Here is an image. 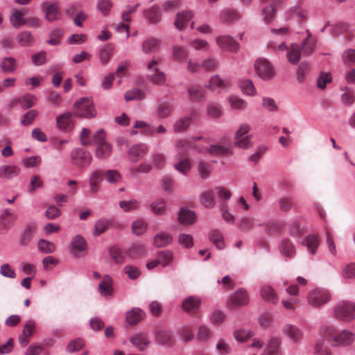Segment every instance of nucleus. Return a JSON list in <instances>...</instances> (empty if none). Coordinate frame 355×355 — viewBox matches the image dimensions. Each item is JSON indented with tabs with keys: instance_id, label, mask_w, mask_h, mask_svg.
Masks as SVG:
<instances>
[{
	"instance_id": "473e14b6",
	"label": "nucleus",
	"mask_w": 355,
	"mask_h": 355,
	"mask_svg": "<svg viewBox=\"0 0 355 355\" xmlns=\"http://www.w3.org/2000/svg\"><path fill=\"white\" fill-rule=\"evenodd\" d=\"M192 122L191 116H183L178 119L173 125V130L175 132H183L186 131Z\"/></svg>"
},
{
	"instance_id": "ddd939ff",
	"label": "nucleus",
	"mask_w": 355,
	"mask_h": 355,
	"mask_svg": "<svg viewBox=\"0 0 355 355\" xmlns=\"http://www.w3.org/2000/svg\"><path fill=\"white\" fill-rule=\"evenodd\" d=\"M147 150V147L144 144L134 145L128 150V158L132 162H137L145 156Z\"/></svg>"
},
{
	"instance_id": "72a5a7b5",
	"label": "nucleus",
	"mask_w": 355,
	"mask_h": 355,
	"mask_svg": "<svg viewBox=\"0 0 355 355\" xmlns=\"http://www.w3.org/2000/svg\"><path fill=\"white\" fill-rule=\"evenodd\" d=\"M173 112V105L166 101L159 103L157 109V116L160 119L167 118Z\"/></svg>"
},
{
	"instance_id": "6ab92c4d",
	"label": "nucleus",
	"mask_w": 355,
	"mask_h": 355,
	"mask_svg": "<svg viewBox=\"0 0 355 355\" xmlns=\"http://www.w3.org/2000/svg\"><path fill=\"white\" fill-rule=\"evenodd\" d=\"M20 173V168L15 165H3L0 166V179L14 178Z\"/></svg>"
},
{
	"instance_id": "5fc2aeb1",
	"label": "nucleus",
	"mask_w": 355,
	"mask_h": 355,
	"mask_svg": "<svg viewBox=\"0 0 355 355\" xmlns=\"http://www.w3.org/2000/svg\"><path fill=\"white\" fill-rule=\"evenodd\" d=\"M152 169V166L148 163H141L137 167H130L129 168V174L131 177H135L138 173H149Z\"/></svg>"
},
{
	"instance_id": "49530a36",
	"label": "nucleus",
	"mask_w": 355,
	"mask_h": 355,
	"mask_svg": "<svg viewBox=\"0 0 355 355\" xmlns=\"http://www.w3.org/2000/svg\"><path fill=\"white\" fill-rule=\"evenodd\" d=\"M157 257L159 263L161 264L163 267H166L172 262L173 254L171 251L161 250L158 252Z\"/></svg>"
},
{
	"instance_id": "20e7f679",
	"label": "nucleus",
	"mask_w": 355,
	"mask_h": 355,
	"mask_svg": "<svg viewBox=\"0 0 355 355\" xmlns=\"http://www.w3.org/2000/svg\"><path fill=\"white\" fill-rule=\"evenodd\" d=\"M105 133L103 130H99L93 136L94 144L97 145L96 156L100 159H104L112 153V146L105 139Z\"/></svg>"
},
{
	"instance_id": "09e8293b",
	"label": "nucleus",
	"mask_w": 355,
	"mask_h": 355,
	"mask_svg": "<svg viewBox=\"0 0 355 355\" xmlns=\"http://www.w3.org/2000/svg\"><path fill=\"white\" fill-rule=\"evenodd\" d=\"M155 340L162 345H170L173 341V335L168 331H159L156 334Z\"/></svg>"
},
{
	"instance_id": "7c9ffc66",
	"label": "nucleus",
	"mask_w": 355,
	"mask_h": 355,
	"mask_svg": "<svg viewBox=\"0 0 355 355\" xmlns=\"http://www.w3.org/2000/svg\"><path fill=\"white\" fill-rule=\"evenodd\" d=\"M301 50L297 44H292L287 52V59L289 62L296 64L299 62L301 57Z\"/></svg>"
},
{
	"instance_id": "c03bdc74",
	"label": "nucleus",
	"mask_w": 355,
	"mask_h": 355,
	"mask_svg": "<svg viewBox=\"0 0 355 355\" xmlns=\"http://www.w3.org/2000/svg\"><path fill=\"white\" fill-rule=\"evenodd\" d=\"M86 241L80 235L76 236L71 241V246L74 250V255L78 257L77 252H82L86 250Z\"/></svg>"
},
{
	"instance_id": "f3484780",
	"label": "nucleus",
	"mask_w": 355,
	"mask_h": 355,
	"mask_svg": "<svg viewBox=\"0 0 355 355\" xmlns=\"http://www.w3.org/2000/svg\"><path fill=\"white\" fill-rule=\"evenodd\" d=\"M42 8L46 12V19L48 21H54L59 19L60 12L56 3L44 2Z\"/></svg>"
},
{
	"instance_id": "6e6552de",
	"label": "nucleus",
	"mask_w": 355,
	"mask_h": 355,
	"mask_svg": "<svg viewBox=\"0 0 355 355\" xmlns=\"http://www.w3.org/2000/svg\"><path fill=\"white\" fill-rule=\"evenodd\" d=\"M257 75L263 80H270L275 76V69L272 64L265 58H259L254 63Z\"/></svg>"
},
{
	"instance_id": "f257e3e1",
	"label": "nucleus",
	"mask_w": 355,
	"mask_h": 355,
	"mask_svg": "<svg viewBox=\"0 0 355 355\" xmlns=\"http://www.w3.org/2000/svg\"><path fill=\"white\" fill-rule=\"evenodd\" d=\"M199 140L208 143L207 139L202 137H193L189 140L180 139L175 141V146L177 154L175 155L176 162L174 163L173 167L183 175H187L191 168L187 153L189 149L193 148L194 142H197Z\"/></svg>"
},
{
	"instance_id": "c756f323",
	"label": "nucleus",
	"mask_w": 355,
	"mask_h": 355,
	"mask_svg": "<svg viewBox=\"0 0 355 355\" xmlns=\"http://www.w3.org/2000/svg\"><path fill=\"white\" fill-rule=\"evenodd\" d=\"M229 85L230 82L228 80H223L218 75H214L210 78L207 87L211 90H214L216 88H225Z\"/></svg>"
},
{
	"instance_id": "423d86ee",
	"label": "nucleus",
	"mask_w": 355,
	"mask_h": 355,
	"mask_svg": "<svg viewBox=\"0 0 355 355\" xmlns=\"http://www.w3.org/2000/svg\"><path fill=\"white\" fill-rule=\"evenodd\" d=\"M306 299L311 306L318 307L329 302L331 295L328 290H310Z\"/></svg>"
},
{
	"instance_id": "603ef678",
	"label": "nucleus",
	"mask_w": 355,
	"mask_h": 355,
	"mask_svg": "<svg viewBox=\"0 0 355 355\" xmlns=\"http://www.w3.org/2000/svg\"><path fill=\"white\" fill-rule=\"evenodd\" d=\"M260 295L263 300L271 304H276L279 301V295L275 290H261Z\"/></svg>"
},
{
	"instance_id": "aec40b11",
	"label": "nucleus",
	"mask_w": 355,
	"mask_h": 355,
	"mask_svg": "<svg viewBox=\"0 0 355 355\" xmlns=\"http://www.w3.org/2000/svg\"><path fill=\"white\" fill-rule=\"evenodd\" d=\"M56 122L58 128L62 131H69L73 128L71 114L70 112L58 116Z\"/></svg>"
},
{
	"instance_id": "393cba45",
	"label": "nucleus",
	"mask_w": 355,
	"mask_h": 355,
	"mask_svg": "<svg viewBox=\"0 0 355 355\" xmlns=\"http://www.w3.org/2000/svg\"><path fill=\"white\" fill-rule=\"evenodd\" d=\"M209 239L218 250H223L225 248L223 235L218 230H211L209 233Z\"/></svg>"
},
{
	"instance_id": "a211bd4d",
	"label": "nucleus",
	"mask_w": 355,
	"mask_h": 355,
	"mask_svg": "<svg viewBox=\"0 0 355 355\" xmlns=\"http://www.w3.org/2000/svg\"><path fill=\"white\" fill-rule=\"evenodd\" d=\"M189 100L193 102H200L205 98V91L199 85H191L187 88Z\"/></svg>"
},
{
	"instance_id": "9b49d317",
	"label": "nucleus",
	"mask_w": 355,
	"mask_h": 355,
	"mask_svg": "<svg viewBox=\"0 0 355 355\" xmlns=\"http://www.w3.org/2000/svg\"><path fill=\"white\" fill-rule=\"evenodd\" d=\"M216 42L222 49L236 52L239 49V44L228 35H221L216 38Z\"/></svg>"
},
{
	"instance_id": "864d4df0",
	"label": "nucleus",
	"mask_w": 355,
	"mask_h": 355,
	"mask_svg": "<svg viewBox=\"0 0 355 355\" xmlns=\"http://www.w3.org/2000/svg\"><path fill=\"white\" fill-rule=\"evenodd\" d=\"M145 93L139 89H132L125 92V100L130 101L132 100H142L145 98Z\"/></svg>"
},
{
	"instance_id": "9d476101",
	"label": "nucleus",
	"mask_w": 355,
	"mask_h": 355,
	"mask_svg": "<svg viewBox=\"0 0 355 355\" xmlns=\"http://www.w3.org/2000/svg\"><path fill=\"white\" fill-rule=\"evenodd\" d=\"M73 164L78 167L85 168L89 165L92 161L91 154L81 148H76L71 153Z\"/></svg>"
},
{
	"instance_id": "052dcab7",
	"label": "nucleus",
	"mask_w": 355,
	"mask_h": 355,
	"mask_svg": "<svg viewBox=\"0 0 355 355\" xmlns=\"http://www.w3.org/2000/svg\"><path fill=\"white\" fill-rule=\"evenodd\" d=\"M146 248L141 243H134L128 250V254L132 257H137L144 255Z\"/></svg>"
},
{
	"instance_id": "c9c22d12",
	"label": "nucleus",
	"mask_w": 355,
	"mask_h": 355,
	"mask_svg": "<svg viewBox=\"0 0 355 355\" xmlns=\"http://www.w3.org/2000/svg\"><path fill=\"white\" fill-rule=\"evenodd\" d=\"M103 180V173L101 171H94L90 178H89V188L90 191L92 193H95L98 191L99 189V183Z\"/></svg>"
},
{
	"instance_id": "6e6d98bb",
	"label": "nucleus",
	"mask_w": 355,
	"mask_h": 355,
	"mask_svg": "<svg viewBox=\"0 0 355 355\" xmlns=\"http://www.w3.org/2000/svg\"><path fill=\"white\" fill-rule=\"evenodd\" d=\"M220 19L224 23L234 21L239 18V15L235 10H225L220 13Z\"/></svg>"
},
{
	"instance_id": "69168bd1",
	"label": "nucleus",
	"mask_w": 355,
	"mask_h": 355,
	"mask_svg": "<svg viewBox=\"0 0 355 355\" xmlns=\"http://www.w3.org/2000/svg\"><path fill=\"white\" fill-rule=\"evenodd\" d=\"M85 345L84 341L81 338H76L71 340L67 345V350L69 353H73L80 350Z\"/></svg>"
},
{
	"instance_id": "2eb2a0df",
	"label": "nucleus",
	"mask_w": 355,
	"mask_h": 355,
	"mask_svg": "<svg viewBox=\"0 0 355 355\" xmlns=\"http://www.w3.org/2000/svg\"><path fill=\"white\" fill-rule=\"evenodd\" d=\"M146 316L145 312L140 308L135 307L126 312L125 320L130 325H135Z\"/></svg>"
},
{
	"instance_id": "7ed1b4c3",
	"label": "nucleus",
	"mask_w": 355,
	"mask_h": 355,
	"mask_svg": "<svg viewBox=\"0 0 355 355\" xmlns=\"http://www.w3.org/2000/svg\"><path fill=\"white\" fill-rule=\"evenodd\" d=\"M74 114L80 117L92 118L96 112L93 101L88 97L82 98L74 104Z\"/></svg>"
},
{
	"instance_id": "f704fd0d",
	"label": "nucleus",
	"mask_w": 355,
	"mask_h": 355,
	"mask_svg": "<svg viewBox=\"0 0 355 355\" xmlns=\"http://www.w3.org/2000/svg\"><path fill=\"white\" fill-rule=\"evenodd\" d=\"M1 226L3 227V231H7L14 223L17 219V216L11 212L9 209L4 210L1 214Z\"/></svg>"
},
{
	"instance_id": "37998d69",
	"label": "nucleus",
	"mask_w": 355,
	"mask_h": 355,
	"mask_svg": "<svg viewBox=\"0 0 355 355\" xmlns=\"http://www.w3.org/2000/svg\"><path fill=\"white\" fill-rule=\"evenodd\" d=\"M119 207L125 212L137 210L140 207V202L137 199L121 200L119 202Z\"/></svg>"
},
{
	"instance_id": "a878e982",
	"label": "nucleus",
	"mask_w": 355,
	"mask_h": 355,
	"mask_svg": "<svg viewBox=\"0 0 355 355\" xmlns=\"http://www.w3.org/2000/svg\"><path fill=\"white\" fill-rule=\"evenodd\" d=\"M160 41L155 37H149L142 43V51L145 53H153L159 49Z\"/></svg>"
},
{
	"instance_id": "bb28decb",
	"label": "nucleus",
	"mask_w": 355,
	"mask_h": 355,
	"mask_svg": "<svg viewBox=\"0 0 355 355\" xmlns=\"http://www.w3.org/2000/svg\"><path fill=\"white\" fill-rule=\"evenodd\" d=\"M36 230L35 224H28L26 227L24 231L19 239V244L22 246L28 245L33 239V234Z\"/></svg>"
},
{
	"instance_id": "5701e85b",
	"label": "nucleus",
	"mask_w": 355,
	"mask_h": 355,
	"mask_svg": "<svg viewBox=\"0 0 355 355\" xmlns=\"http://www.w3.org/2000/svg\"><path fill=\"white\" fill-rule=\"evenodd\" d=\"M264 355H282L279 338H272L268 341L264 349Z\"/></svg>"
},
{
	"instance_id": "f03ea898",
	"label": "nucleus",
	"mask_w": 355,
	"mask_h": 355,
	"mask_svg": "<svg viewBox=\"0 0 355 355\" xmlns=\"http://www.w3.org/2000/svg\"><path fill=\"white\" fill-rule=\"evenodd\" d=\"M334 314L340 321L349 322L355 320V303L349 300H341L334 307Z\"/></svg>"
},
{
	"instance_id": "0eeeda50",
	"label": "nucleus",
	"mask_w": 355,
	"mask_h": 355,
	"mask_svg": "<svg viewBox=\"0 0 355 355\" xmlns=\"http://www.w3.org/2000/svg\"><path fill=\"white\" fill-rule=\"evenodd\" d=\"M194 142L193 149L198 153H207L212 156H225L232 155V151L230 147L225 146L219 144H211L208 147L199 146Z\"/></svg>"
},
{
	"instance_id": "de8ad7c7",
	"label": "nucleus",
	"mask_w": 355,
	"mask_h": 355,
	"mask_svg": "<svg viewBox=\"0 0 355 355\" xmlns=\"http://www.w3.org/2000/svg\"><path fill=\"white\" fill-rule=\"evenodd\" d=\"M210 322L214 325L221 324L226 319V314L224 311L220 309L214 310L209 315Z\"/></svg>"
},
{
	"instance_id": "bf43d9fd",
	"label": "nucleus",
	"mask_w": 355,
	"mask_h": 355,
	"mask_svg": "<svg viewBox=\"0 0 355 355\" xmlns=\"http://www.w3.org/2000/svg\"><path fill=\"white\" fill-rule=\"evenodd\" d=\"M111 223L105 219H100L96 222L94 234L97 236L105 232L110 226Z\"/></svg>"
},
{
	"instance_id": "13d9d810",
	"label": "nucleus",
	"mask_w": 355,
	"mask_h": 355,
	"mask_svg": "<svg viewBox=\"0 0 355 355\" xmlns=\"http://www.w3.org/2000/svg\"><path fill=\"white\" fill-rule=\"evenodd\" d=\"M179 334L184 343H188L194 338V334L189 326H182L179 330Z\"/></svg>"
},
{
	"instance_id": "79ce46f5",
	"label": "nucleus",
	"mask_w": 355,
	"mask_h": 355,
	"mask_svg": "<svg viewBox=\"0 0 355 355\" xmlns=\"http://www.w3.org/2000/svg\"><path fill=\"white\" fill-rule=\"evenodd\" d=\"M144 15L152 24H156L161 19V11L159 7L153 6L148 10L144 11Z\"/></svg>"
},
{
	"instance_id": "39448f33",
	"label": "nucleus",
	"mask_w": 355,
	"mask_h": 355,
	"mask_svg": "<svg viewBox=\"0 0 355 355\" xmlns=\"http://www.w3.org/2000/svg\"><path fill=\"white\" fill-rule=\"evenodd\" d=\"M161 61V58L153 57L147 64V69L151 72L148 76L154 84L159 85H163L166 80L165 74L159 69Z\"/></svg>"
},
{
	"instance_id": "4be33fe9",
	"label": "nucleus",
	"mask_w": 355,
	"mask_h": 355,
	"mask_svg": "<svg viewBox=\"0 0 355 355\" xmlns=\"http://www.w3.org/2000/svg\"><path fill=\"white\" fill-rule=\"evenodd\" d=\"M26 9L21 10L17 9L13 10L12 13L10 15V20L15 28H18L26 24L27 20L24 18V16L26 15Z\"/></svg>"
},
{
	"instance_id": "cd10ccee",
	"label": "nucleus",
	"mask_w": 355,
	"mask_h": 355,
	"mask_svg": "<svg viewBox=\"0 0 355 355\" xmlns=\"http://www.w3.org/2000/svg\"><path fill=\"white\" fill-rule=\"evenodd\" d=\"M178 220L182 225H191L196 220L195 214L191 210L181 209L178 214Z\"/></svg>"
},
{
	"instance_id": "412c9836",
	"label": "nucleus",
	"mask_w": 355,
	"mask_h": 355,
	"mask_svg": "<svg viewBox=\"0 0 355 355\" xmlns=\"http://www.w3.org/2000/svg\"><path fill=\"white\" fill-rule=\"evenodd\" d=\"M283 333L293 342L299 341L302 337V331L295 325L286 324L283 327Z\"/></svg>"
},
{
	"instance_id": "c85d7f7f",
	"label": "nucleus",
	"mask_w": 355,
	"mask_h": 355,
	"mask_svg": "<svg viewBox=\"0 0 355 355\" xmlns=\"http://www.w3.org/2000/svg\"><path fill=\"white\" fill-rule=\"evenodd\" d=\"M200 201L205 207L213 208L215 205L214 191L210 189L204 191L200 196Z\"/></svg>"
},
{
	"instance_id": "e2e57ef3",
	"label": "nucleus",
	"mask_w": 355,
	"mask_h": 355,
	"mask_svg": "<svg viewBox=\"0 0 355 355\" xmlns=\"http://www.w3.org/2000/svg\"><path fill=\"white\" fill-rule=\"evenodd\" d=\"M234 146L241 148H250L252 146V136L247 135L245 137L235 139Z\"/></svg>"
},
{
	"instance_id": "a19ab883",
	"label": "nucleus",
	"mask_w": 355,
	"mask_h": 355,
	"mask_svg": "<svg viewBox=\"0 0 355 355\" xmlns=\"http://www.w3.org/2000/svg\"><path fill=\"white\" fill-rule=\"evenodd\" d=\"M201 304L200 298L194 296H191L186 298L182 302V309L186 311H191L198 308Z\"/></svg>"
},
{
	"instance_id": "4d7b16f0",
	"label": "nucleus",
	"mask_w": 355,
	"mask_h": 355,
	"mask_svg": "<svg viewBox=\"0 0 355 355\" xmlns=\"http://www.w3.org/2000/svg\"><path fill=\"white\" fill-rule=\"evenodd\" d=\"M37 246L39 250L44 254L52 253L55 250V246L53 243L44 239H40L38 241Z\"/></svg>"
},
{
	"instance_id": "4468645a",
	"label": "nucleus",
	"mask_w": 355,
	"mask_h": 355,
	"mask_svg": "<svg viewBox=\"0 0 355 355\" xmlns=\"http://www.w3.org/2000/svg\"><path fill=\"white\" fill-rule=\"evenodd\" d=\"M282 304L287 309H293V304L298 302L299 290H284L281 293Z\"/></svg>"
},
{
	"instance_id": "ea45409f",
	"label": "nucleus",
	"mask_w": 355,
	"mask_h": 355,
	"mask_svg": "<svg viewBox=\"0 0 355 355\" xmlns=\"http://www.w3.org/2000/svg\"><path fill=\"white\" fill-rule=\"evenodd\" d=\"M193 17V13L191 11H184L178 13L176 16L175 25L177 28L182 30L184 25Z\"/></svg>"
},
{
	"instance_id": "b1692460",
	"label": "nucleus",
	"mask_w": 355,
	"mask_h": 355,
	"mask_svg": "<svg viewBox=\"0 0 355 355\" xmlns=\"http://www.w3.org/2000/svg\"><path fill=\"white\" fill-rule=\"evenodd\" d=\"M279 249L281 253L288 258L291 259L295 254V246L288 239H284L282 240Z\"/></svg>"
},
{
	"instance_id": "0e129e2a",
	"label": "nucleus",
	"mask_w": 355,
	"mask_h": 355,
	"mask_svg": "<svg viewBox=\"0 0 355 355\" xmlns=\"http://www.w3.org/2000/svg\"><path fill=\"white\" fill-rule=\"evenodd\" d=\"M241 89L243 92L249 96H254L256 94V89L250 80H244L241 82Z\"/></svg>"
},
{
	"instance_id": "774afa93",
	"label": "nucleus",
	"mask_w": 355,
	"mask_h": 355,
	"mask_svg": "<svg viewBox=\"0 0 355 355\" xmlns=\"http://www.w3.org/2000/svg\"><path fill=\"white\" fill-rule=\"evenodd\" d=\"M0 274L7 278L14 279L16 277L15 269L8 263H3L0 266Z\"/></svg>"
},
{
	"instance_id": "e433bc0d",
	"label": "nucleus",
	"mask_w": 355,
	"mask_h": 355,
	"mask_svg": "<svg viewBox=\"0 0 355 355\" xmlns=\"http://www.w3.org/2000/svg\"><path fill=\"white\" fill-rule=\"evenodd\" d=\"M0 67L5 73H12L17 68V60L11 57L4 58L1 60Z\"/></svg>"
},
{
	"instance_id": "a18cd8bd",
	"label": "nucleus",
	"mask_w": 355,
	"mask_h": 355,
	"mask_svg": "<svg viewBox=\"0 0 355 355\" xmlns=\"http://www.w3.org/2000/svg\"><path fill=\"white\" fill-rule=\"evenodd\" d=\"M307 37L303 40L302 46L300 47V50L304 55H311L315 48V44L313 41L311 39V33L309 30L306 31Z\"/></svg>"
},
{
	"instance_id": "4c0bfd02",
	"label": "nucleus",
	"mask_w": 355,
	"mask_h": 355,
	"mask_svg": "<svg viewBox=\"0 0 355 355\" xmlns=\"http://www.w3.org/2000/svg\"><path fill=\"white\" fill-rule=\"evenodd\" d=\"M302 243L312 254H314L319 245V240L316 235H309L303 240Z\"/></svg>"
},
{
	"instance_id": "1a4fd4ad",
	"label": "nucleus",
	"mask_w": 355,
	"mask_h": 355,
	"mask_svg": "<svg viewBox=\"0 0 355 355\" xmlns=\"http://www.w3.org/2000/svg\"><path fill=\"white\" fill-rule=\"evenodd\" d=\"M249 301V296L245 290H235L231 293L226 301L228 309H234L246 305Z\"/></svg>"
},
{
	"instance_id": "8fccbe9b",
	"label": "nucleus",
	"mask_w": 355,
	"mask_h": 355,
	"mask_svg": "<svg viewBox=\"0 0 355 355\" xmlns=\"http://www.w3.org/2000/svg\"><path fill=\"white\" fill-rule=\"evenodd\" d=\"M212 336V331L209 327L200 325L198 328L197 340L200 342H207Z\"/></svg>"
},
{
	"instance_id": "338daca9",
	"label": "nucleus",
	"mask_w": 355,
	"mask_h": 355,
	"mask_svg": "<svg viewBox=\"0 0 355 355\" xmlns=\"http://www.w3.org/2000/svg\"><path fill=\"white\" fill-rule=\"evenodd\" d=\"M198 169L200 177L202 179H207L211 173V165L207 162L201 160L198 163Z\"/></svg>"
},
{
	"instance_id": "dca6fc26",
	"label": "nucleus",
	"mask_w": 355,
	"mask_h": 355,
	"mask_svg": "<svg viewBox=\"0 0 355 355\" xmlns=\"http://www.w3.org/2000/svg\"><path fill=\"white\" fill-rule=\"evenodd\" d=\"M130 343L139 351H144L150 344L148 336L143 333H138L130 338Z\"/></svg>"
},
{
	"instance_id": "680f3d73",
	"label": "nucleus",
	"mask_w": 355,
	"mask_h": 355,
	"mask_svg": "<svg viewBox=\"0 0 355 355\" xmlns=\"http://www.w3.org/2000/svg\"><path fill=\"white\" fill-rule=\"evenodd\" d=\"M21 46H29L34 42V37L29 31H23L17 35Z\"/></svg>"
},
{
	"instance_id": "3c124183",
	"label": "nucleus",
	"mask_w": 355,
	"mask_h": 355,
	"mask_svg": "<svg viewBox=\"0 0 355 355\" xmlns=\"http://www.w3.org/2000/svg\"><path fill=\"white\" fill-rule=\"evenodd\" d=\"M151 211L156 215H163L166 213V202L163 199H158L150 205Z\"/></svg>"
},
{
	"instance_id": "2f4dec72",
	"label": "nucleus",
	"mask_w": 355,
	"mask_h": 355,
	"mask_svg": "<svg viewBox=\"0 0 355 355\" xmlns=\"http://www.w3.org/2000/svg\"><path fill=\"white\" fill-rule=\"evenodd\" d=\"M173 241V237L171 234L166 233H159L154 237V245L157 248H164L170 245Z\"/></svg>"
},
{
	"instance_id": "58836bf2",
	"label": "nucleus",
	"mask_w": 355,
	"mask_h": 355,
	"mask_svg": "<svg viewBox=\"0 0 355 355\" xmlns=\"http://www.w3.org/2000/svg\"><path fill=\"white\" fill-rule=\"evenodd\" d=\"M114 49L112 44H107L100 50L99 58L103 64H106L109 62L113 55Z\"/></svg>"
},
{
	"instance_id": "f8f14e48",
	"label": "nucleus",
	"mask_w": 355,
	"mask_h": 355,
	"mask_svg": "<svg viewBox=\"0 0 355 355\" xmlns=\"http://www.w3.org/2000/svg\"><path fill=\"white\" fill-rule=\"evenodd\" d=\"M355 340V334L348 330H343L335 337L334 346L347 347L351 345Z\"/></svg>"
}]
</instances>
